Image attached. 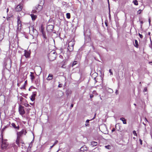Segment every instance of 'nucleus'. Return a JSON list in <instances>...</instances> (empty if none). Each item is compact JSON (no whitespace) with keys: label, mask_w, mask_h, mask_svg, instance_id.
Returning <instances> with one entry per match:
<instances>
[{"label":"nucleus","mask_w":152,"mask_h":152,"mask_svg":"<svg viewBox=\"0 0 152 152\" xmlns=\"http://www.w3.org/2000/svg\"><path fill=\"white\" fill-rule=\"evenodd\" d=\"M10 18V17H9V18H7V20H8V19H9Z\"/></svg>","instance_id":"obj_60"},{"label":"nucleus","mask_w":152,"mask_h":152,"mask_svg":"<svg viewBox=\"0 0 152 152\" xmlns=\"http://www.w3.org/2000/svg\"><path fill=\"white\" fill-rule=\"evenodd\" d=\"M139 141H140V144L141 145H142V140H141V139H139Z\"/></svg>","instance_id":"obj_34"},{"label":"nucleus","mask_w":152,"mask_h":152,"mask_svg":"<svg viewBox=\"0 0 152 152\" xmlns=\"http://www.w3.org/2000/svg\"><path fill=\"white\" fill-rule=\"evenodd\" d=\"M105 24L106 26H107V23H106V22H105Z\"/></svg>","instance_id":"obj_54"},{"label":"nucleus","mask_w":152,"mask_h":152,"mask_svg":"<svg viewBox=\"0 0 152 152\" xmlns=\"http://www.w3.org/2000/svg\"><path fill=\"white\" fill-rule=\"evenodd\" d=\"M77 64V61H74L72 64V67L73 66H74L76 64Z\"/></svg>","instance_id":"obj_26"},{"label":"nucleus","mask_w":152,"mask_h":152,"mask_svg":"<svg viewBox=\"0 0 152 152\" xmlns=\"http://www.w3.org/2000/svg\"><path fill=\"white\" fill-rule=\"evenodd\" d=\"M90 98L91 99L93 97L94 95L92 94H90Z\"/></svg>","instance_id":"obj_37"},{"label":"nucleus","mask_w":152,"mask_h":152,"mask_svg":"<svg viewBox=\"0 0 152 152\" xmlns=\"http://www.w3.org/2000/svg\"><path fill=\"white\" fill-rule=\"evenodd\" d=\"M140 23H141V24H142L143 23V21H140Z\"/></svg>","instance_id":"obj_57"},{"label":"nucleus","mask_w":152,"mask_h":152,"mask_svg":"<svg viewBox=\"0 0 152 152\" xmlns=\"http://www.w3.org/2000/svg\"><path fill=\"white\" fill-rule=\"evenodd\" d=\"M54 26L53 25H50L48 26L47 29L48 31H52L53 29Z\"/></svg>","instance_id":"obj_11"},{"label":"nucleus","mask_w":152,"mask_h":152,"mask_svg":"<svg viewBox=\"0 0 152 152\" xmlns=\"http://www.w3.org/2000/svg\"><path fill=\"white\" fill-rule=\"evenodd\" d=\"M96 77H95L94 79V80H95V81L96 83V82H97V81H96Z\"/></svg>","instance_id":"obj_58"},{"label":"nucleus","mask_w":152,"mask_h":152,"mask_svg":"<svg viewBox=\"0 0 152 152\" xmlns=\"http://www.w3.org/2000/svg\"><path fill=\"white\" fill-rule=\"evenodd\" d=\"M17 85L18 86H19V83H18Z\"/></svg>","instance_id":"obj_62"},{"label":"nucleus","mask_w":152,"mask_h":152,"mask_svg":"<svg viewBox=\"0 0 152 152\" xmlns=\"http://www.w3.org/2000/svg\"><path fill=\"white\" fill-rule=\"evenodd\" d=\"M148 21H149V24L150 25L151 24V20L150 18H149V19H148Z\"/></svg>","instance_id":"obj_35"},{"label":"nucleus","mask_w":152,"mask_h":152,"mask_svg":"<svg viewBox=\"0 0 152 152\" xmlns=\"http://www.w3.org/2000/svg\"><path fill=\"white\" fill-rule=\"evenodd\" d=\"M11 125L15 129L17 130H19V126L17 124V126L15 123H12L11 124Z\"/></svg>","instance_id":"obj_12"},{"label":"nucleus","mask_w":152,"mask_h":152,"mask_svg":"<svg viewBox=\"0 0 152 152\" xmlns=\"http://www.w3.org/2000/svg\"><path fill=\"white\" fill-rule=\"evenodd\" d=\"M53 75L51 74H49L48 77L47 78V80H51L53 78Z\"/></svg>","instance_id":"obj_18"},{"label":"nucleus","mask_w":152,"mask_h":152,"mask_svg":"<svg viewBox=\"0 0 152 152\" xmlns=\"http://www.w3.org/2000/svg\"><path fill=\"white\" fill-rule=\"evenodd\" d=\"M108 146H105V148H108Z\"/></svg>","instance_id":"obj_56"},{"label":"nucleus","mask_w":152,"mask_h":152,"mask_svg":"<svg viewBox=\"0 0 152 152\" xmlns=\"http://www.w3.org/2000/svg\"><path fill=\"white\" fill-rule=\"evenodd\" d=\"M8 143L6 140H2V141L1 148L3 149H6L7 147Z\"/></svg>","instance_id":"obj_7"},{"label":"nucleus","mask_w":152,"mask_h":152,"mask_svg":"<svg viewBox=\"0 0 152 152\" xmlns=\"http://www.w3.org/2000/svg\"><path fill=\"white\" fill-rule=\"evenodd\" d=\"M95 116H96V114H95L94 117V118L92 119L91 120L94 119L95 118Z\"/></svg>","instance_id":"obj_48"},{"label":"nucleus","mask_w":152,"mask_h":152,"mask_svg":"<svg viewBox=\"0 0 152 152\" xmlns=\"http://www.w3.org/2000/svg\"><path fill=\"white\" fill-rule=\"evenodd\" d=\"M134 46L136 47L137 48L138 46V41L137 40H135V44H134Z\"/></svg>","instance_id":"obj_20"},{"label":"nucleus","mask_w":152,"mask_h":152,"mask_svg":"<svg viewBox=\"0 0 152 152\" xmlns=\"http://www.w3.org/2000/svg\"><path fill=\"white\" fill-rule=\"evenodd\" d=\"M110 92L112 93L113 92V90L112 89H110Z\"/></svg>","instance_id":"obj_47"},{"label":"nucleus","mask_w":152,"mask_h":152,"mask_svg":"<svg viewBox=\"0 0 152 152\" xmlns=\"http://www.w3.org/2000/svg\"><path fill=\"white\" fill-rule=\"evenodd\" d=\"M4 66L5 67H7V68L10 69L11 67V60L9 58H5L3 64Z\"/></svg>","instance_id":"obj_1"},{"label":"nucleus","mask_w":152,"mask_h":152,"mask_svg":"<svg viewBox=\"0 0 152 152\" xmlns=\"http://www.w3.org/2000/svg\"><path fill=\"white\" fill-rule=\"evenodd\" d=\"M21 142L22 144H23L24 143L22 142V141L21 140V141H20V143Z\"/></svg>","instance_id":"obj_53"},{"label":"nucleus","mask_w":152,"mask_h":152,"mask_svg":"<svg viewBox=\"0 0 152 152\" xmlns=\"http://www.w3.org/2000/svg\"><path fill=\"white\" fill-rule=\"evenodd\" d=\"M21 141V139L20 137L17 136L16 140V143L19 146H20V141Z\"/></svg>","instance_id":"obj_13"},{"label":"nucleus","mask_w":152,"mask_h":152,"mask_svg":"<svg viewBox=\"0 0 152 152\" xmlns=\"http://www.w3.org/2000/svg\"><path fill=\"white\" fill-rule=\"evenodd\" d=\"M30 16L31 17L32 20H35V19H36L37 18V15H34L33 14H31L30 15Z\"/></svg>","instance_id":"obj_16"},{"label":"nucleus","mask_w":152,"mask_h":152,"mask_svg":"<svg viewBox=\"0 0 152 152\" xmlns=\"http://www.w3.org/2000/svg\"><path fill=\"white\" fill-rule=\"evenodd\" d=\"M138 35L139 36H140V37L142 39L143 37V36L141 34H140V33H138Z\"/></svg>","instance_id":"obj_27"},{"label":"nucleus","mask_w":152,"mask_h":152,"mask_svg":"<svg viewBox=\"0 0 152 152\" xmlns=\"http://www.w3.org/2000/svg\"><path fill=\"white\" fill-rule=\"evenodd\" d=\"M143 124L145 126H146V124H144L143 122Z\"/></svg>","instance_id":"obj_59"},{"label":"nucleus","mask_w":152,"mask_h":152,"mask_svg":"<svg viewBox=\"0 0 152 152\" xmlns=\"http://www.w3.org/2000/svg\"><path fill=\"white\" fill-rule=\"evenodd\" d=\"M25 85H23L22 88H21V89H25Z\"/></svg>","instance_id":"obj_40"},{"label":"nucleus","mask_w":152,"mask_h":152,"mask_svg":"<svg viewBox=\"0 0 152 152\" xmlns=\"http://www.w3.org/2000/svg\"><path fill=\"white\" fill-rule=\"evenodd\" d=\"M73 107V104H72L71 105L70 107L71 108H72Z\"/></svg>","instance_id":"obj_45"},{"label":"nucleus","mask_w":152,"mask_h":152,"mask_svg":"<svg viewBox=\"0 0 152 152\" xmlns=\"http://www.w3.org/2000/svg\"><path fill=\"white\" fill-rule=\"evenodd\" d=\"M120 120L123 121V123L124 124H126V119L124 118H120Z\"/></svg>","instance_id":"obj_19"},{"label":"nucleus","mask_w":152,"mask_h":152,"mask_svg":"<svg viewBox=\"0 0 152 152\" xmlns=\"http://www.w3.org/2000/svg\"><path fill=\"white\" fill-rule=\"evenodd\" d=\"M4 38L3 34H0V41H1Z\"/></svg>","instance_id":"obj_22"},{"label":"nucleus","mask_w":152,"mask_h":152,"mask_svg":"<svg viewBox=\"0 0 152 152\" xmlns=\"http://www.w3.org/2000/svg\"><path fill=\"white\" fill-rule=\"evenodd\" d=\"M58 142V140H56L55 141V142L54 143V144H53V145H56V144H57Z\"/></svg>","instance_id":"obj_32"},{"label":"nucleus","mask_w":152,"mask_h":152,"mask_svg":"<svg viewBox=\"0 0 152 152\" xmlns=\"http://www.w3.org/2000/svg\"><path fill=\"white\" fill-rule=\"evenodd\" d=\"M37 92H34L33 93L32 95L31 96V100L33 101L34 100V98L36 96Z\"/></svg>","instance_id":"obj_14"},{"label":"nucleus","mask_w":152,"mask_h":152,"mask_svg":"<svg viewBox=\"0 0 152 152\" xmlns=\"http://www.w3.org/2000/svg\"><path fill=\"white\" fill-rule=\"evenodd\" d=\"M27 83V81H25V83L24 85H25Z\"/></svg>","instance_id":"obj_52"},{"label":"nucleus","mask_w":152,"mask_h":152,"mask_svg":"<svg viewBox=\"0 0 152 152\" xmlns=\"http://www.w3.org/2000/svg\"><path fill=\"white\" fill-rule=\"evenodd\" d=\"M19 112L20 114L23 115L25 113V111L24 109V107L21 105H20L18 109Z\"/></svg>","instance_id":"obj_6"},{"label":"nucleus","mask_w":152,"mask_h":152,"mask_svg":"<svg viewBox=\"0 0 152 152\" xmlns=\"http://www.w3.org/2000/svg\"><path fill=\"white\" fill-rule=\"evenodd\" d=\"M56 53L54 51H51L48 55V57L50 61H53L56 58Z\"/></svg>","instance_id":"obj_2"},{"label":"nucleus","mask_w":152,"mask_h":152,"mask_svg":"<svg viewBox=\"0 0 152 152\" xmlns=\"http://www.w3.org/2000/svg\"><path fill=\"white\" fill-rule=\"evenodd\" d=\"M12 147L14 148L15 149L16 148H17V145L14 144H13V145H12Z\"/></svg>","instance_id":"obj_31"},{"label":"nucleus","mask_w":152,"mask_h":152,"mask_svg":"<svg viewBox=\"0 0 152 152\" xmlns=\"http://www.w3.org/2000/svg\"><path fill=\"white\" fill-rule=\"evenodd\" d=\"M75 44V41L73 40L69 42L67 49L69 52H71L73 50Z\"/></svg>","instance_id":"obj_3"},{"label":"nucleus","mask_w":152,"mask_h":152,"mask_svg":"<svg viewBox=\"0 0 152 152\" xmlns=\"http://www.w3.org/2000/svg\"><path fill=\"white\" fill-rule=\"evenodd\" d=\"M115 129L114 128H113V129H112V132H113L115 131Z\"/></svg>","instance_id":"obj_43"},{"label":"nucleus","mask_w":152,"mask_h":152,"mask_svg":"<svg viewBox=\"0 0 152 152\" xmlns=\"http://www.w3.org/2000/svg\"><path fill=\"white\" fill-rule=\"evenodd\" d=\"M85 125L86 126H89V124L88 123H86L85 124Z\"/></svg>","instance_id":"obj_42"},{"label":"nucleus","mask_w":152,"mask_h":152,"mask_svg":"<svg viewBox=\"0 0 152 152\" xmlns=\"http://www.w3.org/2000/svg\"><path fill=\"white\" fill-rule=\"evenodd\" d=\"M44 4V0H43L40 1L39 4H38L37 7H36L35 9L38 12H39L42 10Z\"/></svg>","instance_id":"obj_4"},{"label":"nucleus","mask_w":152,"mask_h":152,"mask_svg":"<svg viewBox=\"0 0 152 152\" xmlns=\"http://www.w3.org/2000/svg\"><path fill=\"white\" fill-rule=\"evenodd\" d=\"M115 93L116 94V95H117L118 94V90H116L115 92Z\"/></svg>","instance_id":"obj_41"},{"label":"nucleus","mask_w":152,"mask_h":152,"mask_svg":"<svg viewBox=\"0 0 152 152\" xmlns=\"http://www.w3.org/2000/svg\"><path fill=\"white\" fill-rule=\"evenodd\" d=\"M22 5L21 4H19L16 7L15 10L17 12H19L22 10Z\"/></svg>","instance_id":"obj_10"},{"label":"nucleus","mask_w":152,"mask_h":152,"mask_svg":"<svg viewBox=\"0 0 152 152\" xmlns=\"http://www.w3.org/2000/svg\"><path fill=\"white\" fill-rule=\"evenodd\" d=\"M109 72L110 73V75H112L113 74L112 72L111 71V69H110L109 71Z\"/></svg>","instance_id":"obj_33"},{"label":"nucleus","mask_w":152,"mask_h":152,"mask_svg":"<svg viewBox=\"0 0 152 152\" xmlns=\"http://www.w3.org/2000/svg\"><path fill=\"white\" fill-rule=\"evenodd\" d=\"M145 120L146 121L148 122V120H147V119H146V118H145Z\"/></svg>","instance_id":"obj_49"},{"label":"nucleus","mask_w":152,"mask_h":152,"mask_svg":"<svg viewBox=\"0 0 152 152\" xmlns=\"http://www.w3.org/2000/svg\"><path fill=\"white\" fill-rule=\"evenodd\" d=\"M134 105H135V106H136V104H135V103L134 104Z\"/></svg>","instance_id":"obj_61"},{"label":"nucleus","mask_w":152,"mask_h":152,"mask_svg":"<svg viewBox=\"0 0 152 152\" xmlns=\"http://www.w3.org/2000/svg\"><path fill=\"white\" fill-rule=\"evenodd\" d=\"M24 55L26 58H28L29 56V54L28 52H26L25 53Z\"/></svg>","instance_id":"obj_21"},{"label":"nucleus","mask_w":152,"mask_h":152,"mask_svg":"<svg viewBox=\"0 0 152 152\" xmlns=\"http://www.w3.org/2000/svg\"><path fill=\"white\" fill-rule=\"evenodd\" d=\"M142 10H139L137 12V13L138 14H140Z\"/></svg>","instance_id":"obj_29"},{"label":"nucleus","mask_w":152,"mask_h":152,"mask_svg":"<svg viewBox=\"0 0 152 152\" xmlns=\"http://www.w3.org/2000/svg\"><path fill=\"white\" fill-rule=\"evenodd\" d=\"M92 94H93L94 95H98V94L97 93L96 91H93Z\"/></svg>","instance_id":"obj_25"},{"label":"nucleus","mask_w":152,"mask_h":152,"mask_svg":"<svg viewBox=\"0 0 152 152\" xmlns=\"http://www.w3.org/2000/svg\"><path fill=\"white\" fill-rule=\"evenodd\" d=\"M133 133L134 135L137 136V133H136V132L135 131V130L133 131Z\"/></svg>","instance_id":"obj_30"},{"label":"nucleus","mask_w":152,"mask_h":152,"mask_svg":"<svg viewBox=\"0 0 152 152\" xmlns=\"http://www.w3.org/2000/svg\"><path fill=\"white\" fill-rule=\"evenodd\" d=\"M147 90V88L146 87H145L143 90V92H145Z\"/></svg>","instance_id":"obj_36"},{"label":"nucleus","mask_w":152,"mask_h":152,"mask_svg":"<svg viewBox=\"0 0 152 152\" xmlns=\"http://www.w3.org/2000/svg\"><path fill=\"white\" fill-rule=\"evenodd\" d=\"M58 151H59V150H58L56 152H58Z\"/></svg>","instance_id":"obj_63"},{"label":"nucleus","mask_w":152,"mask_h":152,"mask_svg":"<svg viewBox=\"0 0 152 152\" xmlns=\"http://www.w3.org/2000/svg\"><path fill=\"white\" fill-rule=\"evenodd\" d=\"M150 34H151V33L150 32H149L148 33V35H150Z\"/></svg>","instance_id":"obj_55"},{"label":"nucleus","mask_w":152,"mask_h":152,"mask_svg":"<svg viewBox=\"0 0 152 152\" xmlns=\"http://www.w3.org/2000/svg\"><path fill=\"white\" fill-rule=\"evenodd\" d=\"M29 29L30 32L31 34H33V35H37L38 33L37 31L35 29H34L33 26H30Z\"/></svg>","instance_id":"obj_5"},{"label":"nucleus","mask_w":152,"mask_h":152,"mask_svg":"<svg viewBox=\"0 0 152 152\" xmlns=\"http://www.w3.org/2000/svg\"><path fill=\"white\" fill-rule=\"evenodd\" d=\"M66 18L68 19H69L70 18V14L69 13H67L66 14Z\"/></svg>","instance_id":"obj_23"},{"label":"nucleus","mask_w":152,"mask_h":152,"mask_svg":"<svg viewBox=\"0 0 152 152\" xmlns=\"http://www.w3.org/2000/svg\"><path fill=\"white\" fill-rule=\"evenodd\" d=\"M54 145H53L52 146H51L50 147V149H51V148H52L53 146H54Z\"/></svg>","instance_id":"obj_50"},{"label":"nucleus","mask_w":152,"mask_h":152,"mask_svg":"<svg viewBox=\"0 0 152 152\" xmlns=\"http://www.w3.org/2000/svg\"><path fill=\"white\" fill-rule=\"evenodd\" d=\"M42 34H43V37H44V38H46V37H45V34H44L43 33V32H42Z\"/></svg>","instance_id":"obj_46"},{"label":"nucleus","mask_w":152,"mask_h":152,"mask_svg":"<svg viewBox=\"0 0 152 152\" xmlns=\"http://www.w3.org/2000/svg\"><path fill=\"white\" fill-rule=\"evenodd\" d=\"M8 11H9V9L8 8L7 9V12H8Z\"/></svg>","instance_id":"obj_51"},{"label":"nucleus","mask_w":152,"mask_h":152,"mask_svg":"<svg viewBox=\"0 0 152 152\" xmlns=\"http://www.w3.org/2000/svg\"><path fill=\"white\" fill-rule=\"evenodd\" d=\"M26 130L23 129L21 131L17 132V136L20 137L23 134L26 135Z\"/></svg>","instance_id":"obj_9"},{"label":"nucleus","mask_w":152,"mask_h":152,"mask_svg":"<svg viewBox=\"0 0 152 152\" xmlns=\"http://www.w3.org/2000/svg\"><path fill=\"white\" fill-rule=\"evenodd\" d=\"M30 76L31 77V79L32 81H33L34 79V73L33 72H31L30 75Z\"/></svg>","instance_id":"obj_17"},{"label":"nucleus","mask_w":152,"mask_h":152,"mask_svg":"<svg viewBox=\"0 0 152 152\" xmlns=\"http://www.w3.org/2000/svg\"><path fill=\"white\" fill-rule=\"evenodd\" d=\"M20 17L18 16L17 17L18 28L20 29L22 26L21 22L20 20Z\"/></svg>","instance_id":"obj_8"},{"label":"nucleus","mask_w":152,"mask_h":152,"mask_svg":"<svg viewBox=\"0 0 152 152\" xmlns=\"http://www.w3.org/2000/svg\"><path fill=\"white\" fill-rule=\"evenodd\" d=\"M25 106L26 107H28V106H30V105L28 104H25Z\"/></svg>","instance_id":"obj_38"},{"label":"nucleus","mask_w":152,"mask_h":152,"mask_svg":"<svg viewBox=\"0 0 152 152\" xmlns=\"http://www.w3.org/2000/svg\"><path fill=\"white\" fill-rule=\"evenodd\" d=\"M37 10H33L32 11V12L33 13H35L37 12Z\"/></svg>","instance_id":"obj_28"},{"label":"nucleus","mask_w":152,"mask_h":152,"mask_svg":"<svg viewBox=\"0 0 152 152\" xmlns=\"http://www.w3.org/2000/svg\"><path fill=\"white\" fill-rule=\"evenodd\" d=\"M90 120H87L86 121V123H88L89 122V121Z\"/></svg>","instance_id":"obj_44"},{"label":"nucleus","mask_w":152,"mask_h":152,"mask_svg":"<svg viewBox=\"0 0 152 152\" xmlns=\"http://www.w3.org/2000/svg\"><path fill=\"white\" fill-rule=\"evenodd\" d=\"M62 86V85L61 84H59L58 85V87L59 88L61 87Z\"/></svg>","instance_id":"obj_39"},{"label":"nucleus","mask_w":152,"mask_h":152,"mask_svg":"<svg viewBox=\"0 0 152 152\" xmlns=\"http://www.w3.org/2000/svg\"><path fill=\"white\" fill-rule=\"evenodd\" d=\"M141 82H140V84H141Z\"/></svg>","instance_id":"obj_64"},{"label":"nucleus","mask_w":152,"mask_h":152,"mask_svg":"<svg viewBox=\"0 0 152 152\" xmlns=\"http://www.w3.org/2000/svg\"><path fill=\"white\" fill-rule=\"evenodd\" d=\"M97 144V142L93 141L91 142V145L92 147L96 146Z\"/></svg>","instance_id":"obj_15"},{"label":"nucleus","mask_w":152,"mask_h":152,"mask_svg":"<svg viewBox=\"0 0 152 152\" xmlns=\"http://www.w3.org/2000/svg\"><path fill=\"white\" fill-rule=\"evenodd\" d=\"M133 3L136 5H137L138 4V1L136 0H134L133 1Z\"/></svg>","instance_id":"obj_24"}]
</instances>
